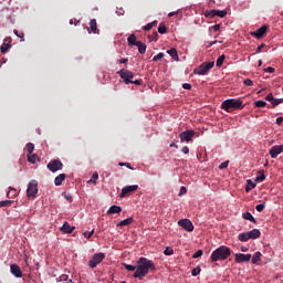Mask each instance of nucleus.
<instances>
[{
  "label": "nucleus",
  "instance_id": "20",
  "mask_svg": "<svg viewBox=\"0 0 283 283\" xmlns=\"http://www.w3.org/2000/svg\"><path fill=\"white\" fill-rule=\"evenodd\" d=\"M261 258H262V253L256 252L253 255H251L250 260H252V264L260 265Z\"/></svg>",
  "mask_w": 283,
  "mask_h": 283
},
{
  "label": "nucleus",
  "instance_id": "16",
  "mask_svg": "<svg viewBox=\"0 0 283 283\" xmlns=\"http://www.w3.org/2000/svg\"><path fill=\"white\" fill-rule=\"evenodd\" d=\"M60 230L65 234H70V233H73V231L75 230V227H71L69 222H64L62 228H60Z\"/></svg>",
  "mask_w": 283,
  "mask_h": 283
},
{
  "label": "nucleus",
  "instance_id": "62",
  "mask_svg": "<svg viewBox=\"0 0 283 283\" xmlns=\"http://www.w3.org/2000/svg\"><path fill=\"white\" fill-rule=\"evenodd\" d=\"M283 124V117H276V125L281 126Z\"/></svg>",
  "mask_w": 283,
  "mask_h": 283
},
{
  "label": "nucleus",
  "instance_id": "63",
  "mask_svg": "<svg viewBox=\"0 0 283 283\" xmlns=\"http://www.w3.org/2000/svg\"><path fill=\"white\" fill-rule=\"evenodd\" d=\"M14 34L18 38L23 39V32H18L17 30H14Z\"/></svg>",
  "mask_w": 283,
  "mask_h": 283
},
{
  "label": "nucleus",
  "instance_id": "30",
  "mask_svg": "<svg viewBox=\"0 0 283 283\" xmlns=\"http://www.w3.org/2000/svg\"><path fill=\"white\" fill-rule=\"evenodd\" d=\"M158 25V21H153L148 24H146L145 27H143V31H150L153 28Z\"/></svg>",
  "mask_w": 283,
  "mask_h": 283
},
{
  "label": "nucleus",
  "instance_id": "34",
  "mask_svg": "<svg viewBox=\"0 0 283 283\" xmlns=\"http://www.w3.org/2000/svg\"><path fill=\"white\" fill-rule=\"evenodd\" d=\"M158 33L159 34H167V28H166L165 23H159Z\"/></svg>",
  "mask_w": 283,
  "mask_h": 283
},
{
  "label": "nucleus",
  "instance_id": "46",
  "mask_svg": "<svg viewBox=\"0 0 283 283\" xmlns=\"http://www.w3.org/2000/svg\"><path fill=\"white\" fill-rule=\"evenodd\" d=\"M265 180V175L264 172L262 171V175H258L256 177V182H264Z\"/></svg>",
  "mask_w": 283,
  "mask_h": 283
},
{
  "label": "nucleus",
  "instance_id": "18",
  "mask_svg": "<svg viewBox=\"0 0 283 283\" xmlns=\"http://www.w3.org/2000/svg\"><path fill=\"white\" fill-rule=\"evenodd\" d=\"M166 53L169 54V56H171L172 61L179 62V54L177 53V49L172 48L170 50H167Z\"/></svg>",
  "mask_w": 283,
  "mask_h": 283
},
{
  "label": "nucleus",
  "instance_id": "57",
  "mask_svg": "<svg viewBox=\"0 0 283 283\" xmlns=\"http://www.w3.org/2000/svg\"><path fill=\"white\" fill-rule=\"evenodd\" d=\"M63 197H64L69 202H72V201H73V197H71V195H66L65 192H63Z\"/></svg>",
  "mask_w": 283,
  "mask_h": 283
},
{
  "label": "nucleus",
  "instance_id": "47",
  "mask_svg": "<svg viewBox=\"0 0 283 283\" xmlns=\"http://www.w3.org/2000/svg\"><path fill=\"white\" fill-rule=\"evenodd\" d=\"M229 164H230V161H223L222 164H220V166H218V169L224 170L226 168H228Z\"/></svg>",
  "mask_w": 283,
  "mask_h": 283
},
{
  "label": "nucleus",
  "instance_id": "24",
  "mask_svg": "<svg viewBox=\"0 0 283 283\" xmlns=\"http://www.w3.org/2000/svg\"><path fill=\"white\" fill-rule=\"evenodd\" d=\"M134 223V218H127L124 219L123 221H119L118 224H116V227H127Z\"/></svg>",
  "mask_w": 283,
  "mask_h": 283
},
{
  "label": "nucleus",
  "instance_id": "14",
  "mask_svg": "<svg viewBox=\"0 0 283 283\" xmlns=\"http://www.w3.org/2000/svg\"><path fill=\"white\" fill-rule=\"evenodd\" d=\"M282 153H283V145L273 146V147H271V149H270V157H271V158H277V156H279L280 154H282Z\"/></svg>",
  "mask_w": 283,
  "mask_h": 283
},
{
  "label": "nucleus",
  "instance_id": "37",
  "mask_svg": "<svg viewBox=\"0 0 283 283\" xmlns=\"http://www.w3.org/2000/svg\"><path fill=\"white\" fill-rule=\"evenodd\" d=\"M124 268L126 269V271L128 272H136L137 268L136 265H132V264H124Z\"/></svg>",
  "mask_w": 283,
  "mask_h": 283
},
{
  "label": "nucleus",
  "instance_id": "23",
  "mask_svg": "<svg viewBox=\"0 0 283 283\" xmlns=\"http://www.w3.org/2000/svg\"><path fill=\"white\" fill-rule=\"evenodd\" d=\"M242 234H245V235H248V237H252V238H255V239L260 238V235H261L259 229H252V230H250V231H248V232H244V233H242Z\"/></svg>",
  "mask_w": 283,
  "mask_h": 283
},
{
  "label": "nucleus",
  "instance_id": "41",
  "mask_svg": "<svg viewBox=\"0 0 283 283\" xmlns=\"http://www.w3.org/2000/svg\"><path fill=\"white\" fill-rule=\"evenodd\" d=\"M228 14L226 10H218L216 17L220 19H224V17Z\"/></svg>",
  "mask_w": 283,
  "mask_h": 283
},
{
  "label": "nucleus",
  "instance_id": "31",
  "mask_svg": "<svg viewBox=\"0 0 283 283\" xmlns=\"http://www.w3.org/2000/svg\"><path fill=\"white\" fill-rule=\"evenodd\" d=\"M90 30H92L94 34H97V22L95 21V19L90 21Z\"/></svg>",
  "mask_w": 283,
  "mask_h": 283
},
{
  "label": "nucleus",
  "instance_id": "19",
  "mask_svg": "<svg viewBox=\"0 0 283 283\" xmlns=\"http://www.w3.org/2000/svg\"><path fill=\"white\" fill-rule=\"evenodd\" d=\"M237 240H239V241H241V242H247V241H249V240H258V239L254 238V237L244 234V233H239V235H237Z\"/></svg>",
  "mask_w": 283,
  "mask_h": 283
},
{
  "label": "nucleus",
  "instance_id": "61",
  "mask_svg": "<svg viewBox=\"0 0 283 283\" xmlns=\"http://www.w3.org/2000/svg\"><path fill=\"white\" fill-rule=\"evenodd\" d=\"M190 153V149L188 146L182 147V154L188 155Z\"/></svg>",
  "mask_w": 283,
  "mask_h": 283
},
{
  "label": "nucleus",
  "instance_id": "13",
  "mask_svg": "<svg viewBox=\"0 0 283 283\" xmlns=\"http://www.w3.org/2000/svg\"><path fill=\"white\" fill-rule=\"evenodd\" d=\"M235 262L237 263L251 262V254L237 253L235 254Z\"/></svg>",
  "mask_w": 283,
  "mask_h": 283
},
{
  "label": "nucleus",
  "instance_id": "51",
  "mask_svg": "<svg viewBox=\"0 0 283 283\" xmlns=\"http://www.w3.org/2000/svg\"><path fill=\"white\" fill-rule=\"evenodd\" d=\"M264 209H265V203H260V205L256 206V211L258 212H262V211H264Z\"/></svg>",
  "mask_w": 283,
  "mask_h": 283
},
{
  "label": "nucleus",
  "instance_id": "12",
  "mask_svg": "<svg viewBox=\"0 0 283 283\" xmlns=\"http://www.w3.org/2000/svg\"><path fill=\"white\" fill-rule=\"evenodd\" d=\"M10 274L14 275L15 279H22V270L17 264H10Z\"/></svg>",
  "mask_w": 283,
  "mask_h": 283
},
{
  "label": "nucleus",
  "instance_id": "42",
  "mask_svg": "<svg viewBox=\"0 0 283 283\" xmlns=\"http://www.w3.org/2000/svg\"><path fill=\"white\" fill-rule=\"evenodd\" d=\"M201 272V269L198 266V268H193L191 270V276L196 277L199 275V273Z\"/></svg>",
  "mask_w": 283,
  "mask_h": 283
},
{
  "label": "nucleus",
  "instance_id": "38",
  "mask_svg": "<svg viewBox=\"0 0 283 283\" xmlns=\"http://www.w3.org/2000/svg\"><path fill=\"white\" fill-rule=\"evenodd\" d=\"M25 148L28 149V154L31 155V154H33V150L35 149V146L32 143H28L25 145Z\"/></svg>",
  "mask_w": 283,
  "mask_h": 283
},
{
  "label": "nucleus",
  "instance_id": "52",
  "mask_svg": "<svg viewBox=\"0 0 283 283\" xmlns=\"http://www.w3.org/2000/svg\"><path fill=\"white\" fill-rule=\"evenodd\" d=\"M243 84H244V86L251 87L253 85V82H252L251 78H247V80L243 81Z\"/></svg>",
  "mask_w": 283,
  "mask_h": 283
},
{
  "label": "nucleus",
  "instance_id": "25",
  "mask_svg": "<svg viewBox=\"0 0 283 283\" xmlns=\"http://www.w3.org/2000/svg\"><path fill=\"white\" fill-rule=\"evenodd\" d=\"M10 50V41L8 39H4V43L1 45V53L6 54Z\"/></svg>",
  "mask_w": 283,
  "mask_h": 283
},
{
  "label": "nucleus",
  "instance_id": "49",
  "mask_svg": "<svg viewBox=\"0 0 283 283\" xmlns=\"http://www.w3.org/2000/svg\"><path fill=\"white\" fill-rule=\"evenodd\" d=\"M118 166L119 167H126L127 169L134 170V168L132 167V165H129V163H119Z\"/></svg>",
  "mask_w": 283,
  "mask_h": 283
},
{
  "label": "nucleus",
  "instance_id": "43",
  "mask_svg": "<svg viewBox=\"0 0 283 283\" xmlns=\"http://www.w3.org/2000/svg\"><path fill=\"white\" fill-rule=\"evenodd\" d=\"M12 205V200L0 201V207H10Z\"/></svg>",
  "mask_w": 283,
  "mask_h": 283
},
{
  "label": "nucleus",
  "instance_id": "35",
  "mask_svg": "<svg viewBox=\"0 0 283 283\" xmlns=\"http://www.w3.org/2000/svg\"><path fill=\"white\" fill-rule=\"evenodd\" d=\"M226 56L224 54L220 55L217 60V67H221L224 64Z\"/></svg>",
  "mask_w": 283,
  "mask_h": 283
},
{
  "label": "nucleus",
  "instance_id": "32",
  "mask_svg": "<svg viewBox=\"0 0 283 283\" xmlns=\"http://www.w3.org/2000/svg\"><path fill=\"white\" fill-rule=\"evenodd\" d=\"M38 159H39V157L35 154H29L28 155V161L33 164V165L36 163Z\"/></svg>",
  "mask_w": 283,
  "mask_h": 283
},
{
  "label": "nucleus",
  "instance_id": "7",
  "mask_svg": "<svg viewBox=\"0 0 283 283\" xmlns=\"http://www.w3.org/2000/svg\"><path fill=\"white\" fill-rule=\"evenodd\" d=\"M46 168L50 172L61 171L63 169V163L59 159H52L49 165H46Z\"/></svg>",
  "mask_w": 283,
  "mask_h": 283
},
{
  "label": "nucleus",
  "instance_id": "1",
  "mask_svg": "<svg viewBox=\"0 0 283 283\" xmlns=\"http://www.w3.org/2000/svg\"><path fill=\"white\" fill-rule=\"evenodd\" d=\"M137 270L133 274V279L143 280L147 277L148 273L156 271L154 262L146 256H140L136 264Z\"/></svg>",
  "mask_w": 283,
  "mask_h": 283
},
{
  "label": "nucleus",
  "instance_id": "54",
  "mask_svg": "<svg viewBox=\"0 0 283 283\" xmlns=\"http://www.w3.org/2000/svg\"><path fill=\"white\" fill-rule=\"evenodd\" d=\"M129 84H135L137 86H139L142 84V80H129Z\"/></svg>",
  "mask_w": 283,
  "mask_h": 283
},
{
  "label": "nucleus",
  "instance_id": "22",
  "mask_svg": "<svg viewBox=\"0 0 283 283\" xmlns=\"http://www.w3.org/2000/svg\"><path fill=\"white\" fill-rule=\"evenodd\" d=\"M122 212V208L114 205L113 207L108 208V210L106 211V214H118Z\"/></svg>",
  "mask_w": 283,
  "mask_h": 283
},
{
  "label": "nucleus",
  "instance_id": "58",
  "mask_svg": "<svg viewBox=\"0 0 283 283\" xmlns=\"http://www.w3.org/2000/svg\"><path fill=\"white\" fill-rule=\"evenodd\" d=\"M210 29H212V31H214V32H218V31H220V24H214Z\"/></svg>",
  "mask_w": 283,
  "mask_h": 283
},
{
  "label": "nucleus",
  "instance_id": "60",
  "mask_svg": "<svg viewBox=\"0 0 283 283\" xmlns=\"http://www.w3.org/2000/svg\"><path fill=\"white\" fill-rule=\"evenodd\" d=\"M265 44H260V46L256 48V53H261L262 50L264 49Z\"/></svg>",
  "mask_w": 283,
  "mask_h": 283
},
{
  "label": "nucleus",
  "instance_id": "45",
  "mask_svg": "<svg viewBox=\"0 0 283 283\" xmlns=\"http://www.w3.org/2000/svg\"><path fill=\"white\" fill-rule=\"evenodd\" d=\"M164 254L167 255V256L174 255V249H171V248H166V250L164 251Z\"/></svg>",
  "mask_w": 283,
  "mask_h": 283
},
{
  "label": "nucleus",
  "instance_id": "55",
  "mask_svg": "<svg viewBox=\"0 0 283 283\" xmlns=\"http://www.w3.org/2000/svg\"><path fill=\"white\" fill-rule=\"evenodd\" d=\"M265 73H270V74H273L275 73V69L274 67H266L265 70H263Z\"/></svg>",
  "mask_w": 283,
  "mask_h": 283
},
{
  "label": "nucleus",
  "instance_id": "6",
  "mask_svg": "<svg viewBox=\"0 0 283 283\" xmlns=\"http://www.w3.org/2000/svg\"><path fill=\"white\" fill-rule=\"evenodd\" d=\"M116 74H118L119 78H122V81H124V84L128 85L135 77L134 72L128 71V70H119L118 72H116Z\"/></svg>",
  "mask_w": 283,
  "mask_h": 283
},
{
  "label": "nucleus",
  "instance_id": "29",
  "mask_svg": "<svg viewBox=\"0 0 283 283\" xmlns=\"http://www.w3.org/2000/svg\"><path fill=\"white\" fill-rule=\"evenodd\" d=\"M243 219L247 221H250L252 223H256V219H254V217H252L251 212L243 213Z\"/></svg>",
  "mask_w": 283,
  "mask_h": 283
},
{
  "label": "nucleus",
  "instance_id": "28",
  "mask_svg": "<svg viewBox=\"0 0 283 283\" xmlns=\"http://www.w3.org/2000/svg\"><path fill=\"white\" fill-rule=\"evenodd\" d=\"M217 13H218V10H214V9L207 10V11H205V18L213 19L217 15Z\"/></svg>",
  "mask_w": 283,
  "mask_h": 283
},
{
  "label": "nucleus",
  "instance_id": "48",
  "mask_svg": "<svg viewBox=\"0 0 283 283\" xmlns=\"http://www.w3.org/2000/svg\"><path fill=\"white\" fill-rule=\"evenodd\" d=\"M201 255H203V251L202 250H198V252L193 253V255H191V258L198 259V258H201Z\"/></svg>",
  "mask_w": 283,
  "mask_h": 283
},
{
  "label": "nucleus",
  "instance_id": "17",
  "mask_svg": "<svg viewBox=\"0 0 283 283\" xmlns=\"http://www.w3.org/2000/svg\"><path fill=\"white\" fill-rule=\"evenodd\" d=\"M66 177H67V175H65V174L57 175V177H55V179H54L55 187H61Z\"/></svg>",
  "mask_w": 283,
  "mask_h": 283
},
{
  "label": "nucleus",
  "instance_id": "3",
  "mask_svg": "<svg viewBox=\"0 0 283 283\" xmlns=\"http://www.w3.org/2000/svg\"><path fill=\"white\" fill-rule=\"evenodd\" d=\"M244 105L241 99H226L220 106V108L228 113H232L233 111H241Z\"/></svg>",
  "mask_w": 283,
  "mask_h": 283
},
{
  "label": "nucleus",
  "instance_id": "64",
  "mask_svg": "<svg viewBox=\"0 0 283 283\" xmlns=\"http://www.w3.org/2000/svg\"><path fill=\"white\" fill-rule=\"evenodd\" d=\"M127 62H128V60H127V59L118 60V63H119V64H126Z\"/></svg>",
  "mask_w": 283,
  "mask_h": 283
},
{
  "label": "nucleus",
  "instance_id": "5",
  "mask_svg": "<svg viewBox=\"0 0 283 283\" xmlns=\"http://www.w3.org/2000/svg\"><path fill=\"white\" fill-rule=\"evenodd\" d=\"M103 260H105V253H103V252L95 253L94 256H92V259H90V261H87V266L90 269H95V268H97V265L101 264V262H103Z\"/></svg>",
  "mask_w": 283,
  "mask_h": 283
},
{
  "label": "nucleus",
  "instance_id": "53",
  "mask_svg": "<svg viewBox=\"0 0 283 283\" xmlns=\"http://www.w3.org/2000/svg\"><path fill=\"white\" fill-rule=\"evenodd\" d=\"M187 195V188L185 186L180 187V190H179V196H185Z\"/></svg>",
  "mask_w": 283,
  "mask_h": 283
},
{
  "label": "nucleus",
  "instance_id": "33",
  "mask_svg": "<svg viewBox=\"0 0 283 283\" xmlns=\"http://www.w3.org/2000/svg\"><path fill=\"white\" fill-rule=\"evenodd\" d=\"M271 103V105L273 106V108L277 107V105H281L283 104V98H276V99H273V101H268Z\"/></svg>",
  "mask_w": 283,
  "mask_h": 283
},
{
  "label": "nucleus",
  "instance_id": "11",
  "mask_svg": "<svg viewBox=\"0 0 283 283\" xmlns=\"http://www.w3.org/2000/svg\"><path fill=\"white\" fill-rule=\"evenodd\" d=\"M178 224H179L180 228L185 229L188 232H192L193 231L192 221H190L188 219H180Z\"/></svg>",
  "mask_w": 283,
  "mask_h": 283
},
{
  "label": "nucleus",
  "instance_id": "39",
  "mask_svg": "<svg viewBox=\"0 0 283 283\" xmlns=\"http://www.w3.org/2000/svg\"><path fill=\"white\" fill-rule=\"evenodd\" d=\"M7 198L9 199L17 198V189H11L9 192H7Z\"/></svg>",
  "mask_w": 283,
  "mask_h": 283
},
{
  "label": "nucleus",
  "instance_id": "40",
  "mask_svg": "<svg viewBox=\"0 0 283 283\" xmlns=\"http://www.w3.org/2000/svg\"><path fill=\"white\" fill-rule=\"evenodd\" d=\"M265 105H268V104L264 101L254 102V106H256V108H264Z\"/></svg>",
  "mask_w": 283,
  "mask_h": 283
},
{
  "label": "nucleus",
  "instance_id": "27",
  "mask_svg": "<svg viewBox=\"0 0 283 283\" xmlns=\"http://www.w3.org/2000/svg\"><path fill=\"white\" fill-rule=\"evenodd\" d=\"M133 46H136L139 50V54H145L147 52V45L145 43H137Z\"/></svg>",
  "mask_w": 283,
  "mask_h": 283
},
{
  "label": "nucleus",
  "instance_id": "9",
  "mask_svg": "<svg viewBox=\"0 0 283 283\" xmlns=\"http://www.w3.org/2000/svg\"><path fill=\"white\" fill-rule=\"evenodd\" d=\"M139 186L133 185V186H126L122 188V192H119V198H126L129 193L137 191Z\"/></svg>",
  "mask_w": 283,
  "mask_h": 283
},
{
  "label": "nucleus",
  "instance_id": "15",
  "mask_svg": "<svg viewBox=\"0 0 283 283\" xmlns=\"http://www.w3.org/2000/svg\"><path fill=\"white\" fill-rule=\"evenodd\" d=\"M266 31H268V27L262 25V28H260L256 31L252 32L251 35L256 38V39H262V38H264Z\"/></svg>",
  "mask_w": 283,
  "mask_h": 283
},
{
  "label": "nucleus",
  "instance_id": "56",
  "mask_svg": "<svg viewBox=\"0 0 283 283\" xmlns=\"http://www.w3.org/2000/svg\"><path fill=\"white\" fill-rule=\"evenodd\" d=\"M274 99H276V98L273 97V94H272V93H270V94H268V96H265V101H268V102L274 101Z\"/></svg>",
  "mask_w": 283,
  "mask_h": 283
},
{
  "label": "nucleus",
  "instance_id": "21",
  "mask_svg": "<svg viewBox=\"0 0 283 283\" xmlns=\"http://www.w3.org/2000/svg\"><path fill=\"white\" fill-rule=\"evenodd\" d=\"M137 44H143V43L140 41H136L135 34H132V35L127 36V45L134 46V45H137Z\"/></svg>",
  "mask_w": 283,
  "mask_h": 283
},
{
  "label": "nucleus",
  "instance_id": "4",
  "mask_svg": "<svg viewBox=\"0 0 283 283\" xmlns=\"http://www.w3.org/2000/svg\"><path fill=\"white\" fill-rule=\"evenodd\" d=\"M213 66H214V62L201 63V65H199L198 67L193 69V74L199 75V76H203L207 73H209V71H211V69Z\"/></svg>",
  "mask_w": 283,
  "mask_h": 283
},
{
  "label": "nucleus",
  "instance_id": "2",
  "mask_svg": "<svg viewBox=\"0 0 283 283\" xmlns=\"http://www.w3.org/2000/svg\"><path fill=\"white\" fill-rule=\"evenodd\" d=\"M231 255V249L226 245H220L217 250L212 251L210 253V262L217 263V262H223Z\"/></svg>",
  "mask_w": 283,
  "mask_h": 283
},
{
  "label": "nucleus",
  "instance_id": "8",
  "mask_svg": "<svg viewBox=\"0 0 283 283\" xmlns=\"http://www.w3.org/2000/svg\"><path fill=\"white\" fill-rule=\"evenodd\" d=\"M195 135H196V132H193V130H185V132L180 133V135H179L180 143L191 142Z\"/></svg>",
  "mask_w": 283,
  "mask_h": 283
},
{
  "label": "nucleus",
  "instance_id": "50",
  "mask_svg": "<svg viewBox=\"0 0 283 283\" xmlns=\"http://www.w3.org/2000/svg\"><path fill=\"white\" fill-rule=\"evenodd\" d=\"M92 235H94V230L84 232V238H86L87 240H90Z\"/></svg>",
  "mask_w": 283,
  "mask_h": 283
},
{
  "label": "nucleus",
  "instance_id": "44",
  "mask_svg": "<svg viewBox=\"0 0 283 283\" xmlns=\"http://www.w3.org/2000/svg\"><path fill=\"white\" fill-rule=\"evenodd\" d=\"M165 54L164 53H158L157 55H155L153 57V62H158L160 61L161 59H164Z\"/></svg>",
  "mask_w": 283,
  "mask_h": 283
},
{
  "label": "nucleus",
  "instance_id": "59",
  "mask_svg": "<svg viewBox=\"0 0 283 283\" xmlns=\"http://www.w3.org/2000/svg\"><path fill=\"white\" fill-rule=\"evenodd\" d=\"M182 88L190 91V90H192V85L191 84H182Z\"/></svg>",
  "mask_w": 283,
  "mask_h": 283
},
{
  "label": "nucleus",
  "instance_id": "26",
  "mask_svg": "<svg viewBox=\"0 0 283 283\" xmlns=\"http://www.w3.org/2000/svg\"><path fill=\"white\" fill-rule=\"evenodd\" d=\"M254 188H256V184H254L251 179L247 180V187H244V191L250 192Z\"/></svg>",
  "mask_w": 283,
  "mask_h": 283
},
{
  "label": "nucleus",
  "instance_id": "10",
  "mask_svg": "<svg viewBox=\"0 0 283 283\" xmlns=\"http://www.w3.org/2000/svg\"><path fill=\"white\" fill-rule=\"evenodd\" d=\"M36 192H38V189H36V181H35V180H32V181H30L29 185H28V190H27L28 198H35Z\"/></svg>",
  "mask_w": 283,
  "mask_h": 283
},
{
  "label": "nucleus",
  "instance_id": "36",
  "mask_svg": "<svg viewBox=\"0 0 283 283\" xmlns=\"http://www.w3.org/2000/svg\"><path fill=\"white\" fill-rule=\"evenodd\" d=\"M158 41V32H154L151 35H148V42H157Z\"/></svg>",
  "mask_w": 283,
  "mask_h": 283
}]
</instances>
